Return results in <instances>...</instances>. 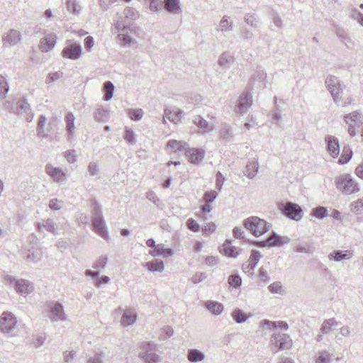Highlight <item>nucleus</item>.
Segmentation results:
<instances>
[{
    "label": "nucleus",
    "instance_id": "1",
    "mask_svg": "<svg viewBox=\"0 0 363 363\" xmlns=\"http://www.w3.org/2000/svg\"><path fill=\"white\" fill-rule=\"evenodd\" d=\"M18 328V318L10 311H4L0 315V333L3 335L14 337Z\"/></svg>",
    "mask_w": 363,
    "mask_h": 363
},
{
    "label": "nucleus",
    "instance_id": "2",
    "mask_svg": "<svg viewBox=\"0 0 363 363\" xmlns=\"http://www.w3.org/2000/svg\"><path fill=\"white\" fill-rule=\"evenodd\" d=\"M4 284L6 286L13 287L18 294L24 297L33 293L35 289L33 283L29 280L16 279L10 275L4 277Z\"/></svg>",
    "mask_w": 363,
    "mask_h": 363
},
{
    "label": "nucleus",
    "instance_id": "3",
    "mask_svg": "<svg viewBox=\"0 0 363 363\" xmlns=\"http://www.w3.org/2000/svg\"><path fill=\"white\" fill-rule=\"evenodd\" d=\"M245 228L256 237L261 236L269 230L270 224L264 219L251 216L243 220Z\"/></svg>",
    "mask_w": 363,
    "mask_h": 363
},
{
    "label": "nucleus",
    "instance_id": "4",
    "mask_svg": "<svg viewBox=\"0 0 363 363\" xmlns=\"http://www.w3.org/2000/svg\"><path fill=\"white\" fill-rule=\"evenodd\" d=\"M336 188L347 195L359 191L358 183L349 174H342L336 178Z\"/></svg>",
    "mask_w": 363,
    "mask_h": 363
},
{
    "label": "nucleus",
    "instance_id": "5",
    "mask_svg": "<svg viewBox=\"0 0 363 363\" xmlns=\"http://www.w3.org/2000/svg\"><path fill=\"white\" fill-rule=\"evenodd\" d=\"M271 351L273 354L277 353L279 350H289L292 347V340L286 334L274 333L270 339Z\"/></svg>",
    "mask_w": 363,
    "mask_h": 363
},
{
    "label": "nucleus",
    "instance_id": "6",
    "mask_svg": "<svg viewBox=\"0 0 363 363\" xmlns=\"http://www.w3.org/2000/svg\"><path fill=\"white\" fill-rule=\"evenodd\" d=\"M345 121L348 125V132L352 138L356 135V130L361 132L363 140V114L354 111L345 116Z\"/></svg>",
    "mask_w": 363,
    "mask_h": 363
},
{
    "label": "nucleus",
    "instance_id": "7",
    "mask_svg": "<svg viewBox=\"0 0 363 363\" xmlns=\"http://www.w3.org/2000/svg\"><path fill=\"white\" fill-rule=\"evenodd\" d=\"M139 357L145 363H157L161 362L160 357L155 353L156 345L150 342H144L141 345Z\"/></svg>",
    "mask_w": 363,
    "mask_h": 363
},
{
    "label": "nucleus",
    "instance_id": "8",
    "mask_svg": "<svg viewBox=\"0 0 363 363\" xmlns=\"http://www.w3.org/2000/svg\"><path fill=\"white\" fill-rule=\"evenodd\" d=\"M45 171L54 182L59 184H65L69 177L67 169L55 167L52 164H47L45 167Z\"/></svg>",
    "mask_w": 363,
    "mask_h": 363
},
{
    "label": "nucleus",
    "instance_id": "9",
    "mask_svg": "<svg viewBox=\"0 0 363 363\" xmlns=\"http://www.w3.org/2000/svg\"><path fill=\"white\" fill-rule=\"evenodd\" d=\"M279 209L288 218L299 220L302 218V209L296 203L287 202L286 203H281Z\"/></svg>",
    "mask_w": 363,
    "mask_h": 363
},
{
    "label": "nucleus",
    "instance_id": "10",
    "mask_svg": "<svg viewBox=\"0 0 363 363\" xmlns=\"http://www.w3.org/2000/svg\"><path fill=\"white\" fill-rule=\"evenodd\" d=\"M325 84L330 91L333 99L336 104H339L342 100L341 85L340 80L335 76H329L326 78Z\"/></svg>",
    "mask_w": 363,
    "mask_h": 363
},
{
    "label": "nucleus",
    "instance_id": "11",
    "mask_svg": "<svg viewBox=\"0 0 363 363\" xmlns=\"http://www.w3.org/2000/svg\"><path fill=\"white\" fill-rule=\"evenodd\" d=\"M95 211H96V212L94 213V217L93 221H92L93 226L95 229V231L101 238L108 240V230H107V228L106 226V223L101 217L100 209H99L98 208H96Z\"/></svg>",
    "mask_w": 363,
    "mask_h": 363
},
{
    "label": "nucleus",
    "instance_id": "12",
    "mask_svg": "<svg viewBox=\"0 0 363 363\" xmlns=\"http://www.w3.org/2000/svg\"><path fill=\"white\" fill-rule=\"evenodd\" d=\"M13 112L18 116H23L28 122L32 121L34 117L30 104L24 99L18 101L16 108L13 110Z\"/></svg>",
    "mask_w": 363,
    "mask_h": 363
},
{
    "label": "nucleus",
    "instance_id": "13",
    "mask_svg": "<svg viewBox=\"0 0 363 363\" xmlns=\"http://www.w3.org/2000/svg\"><path fill=\"white\" fill-rule=\"evenodd\" d=\"M50 311L51 313L50 319L52 322L65 321L67 320V315L62 303L59 302L53 303L50 307Z\"/></svg>",
    "mask_w": 363,
    "mask_h": 363
},
{
    "label": "nucleus",
    "instance_id": "14",
    "mask_svg": "<svg viewBox=\"0 0 363 363\" xmlns=\"http://www.w3.org/2000/svg\"><path fill=\"white\" fill-rule=\"evenodd\" d=\"M21 40V33L16 29H11L2 37L3 45L5 47L14 46Z\"/></svg>",
    "mask_w": 363,
    "mask_h": 363
},
{
    "label": "nucleus",
    "instance_id": "15",
    "mask_svg": "<svg viewBox=\"0 0 363 363\" xmlns=\"http://www.w3.org/2000/svg\"><path fill=\"white\" fill-rule=\"evenodd\" d=\"M62 55L65 58L77 60L82 55V46L79 43L67 45L62 51Z\"/></svg>",
    "mask_w": 363,
    "mask_h": 363
},
{
    "label": "nucleus",
    "instance_id": "16",
    "mask_svg": "<svg viewBox=\"0 0 363 363\" xmlns=\"http://www.w3.org/2000/svg\"><path fill=\"white\" fill-rule=\"evenodd\" d=\"M252 105V96L249 92L242 93L239 98L235 111L240 113H246Z\"/></svg>",
    "mask_w": 363,
    "mask_h": 363
},
{
    "label": "nucleus",
    "instance_id": "17",
    "mask_svg": "<svg viewBox=\"0 0 363 363\" xmlns=\"http://www.w3.org/2000/svg\"><path fill=\"white\" fill-rule=\"evenodd\" d=\"M205 151L202 149L189 148L185 151V156L194 164H199L205 157Z\"/></svg>",
    "mask_w": 363,
    "mask_h": 363
},
{
    "label": "nucleus",
    "instance_id": "18",
    "mask_svg": "<svg viewBox=\"0 0 363 363\" xmlns=\"http://www.w3.org/2000/svg\"><path fill=\"white\" fill-rule=\"evenodd\" d=\"M327 151L333 158H337L340 155V144L338 139L334 135H328L325 138Z\"/></svg>",
    "mask_w": 363,
    "mask_h": 363
},
{
    "label": "nucleus",
    "instance_id": "19",
    "mask_svg": "<svg viewBox=\"0 0 363 363\" xmlns=\"http://www.w3.org/2000/svg\"><path fill=\"white\" fill-rule=\"evenodd\" d=\"M235 25L232 18L228 15H224L219 21L216 30L222 33H229L234 30Z\"/></svg>",
    "mask_w": 363,
    "mask_h": 363
},
{
    "label": "nucleus",
    "instance_id": "20",
    "mask_svg": "<svg viewBox=\"0 0 363 363\" xmlns=\"http://www.w3.org/2000/svg\"><path fill=\"white\" fill-rule=\"evenodd\" d=\"M56 41V35L52 33H48L41 38L39 48L42 52H47L55 46Z\"/></svg>",
    "mask_w": 363,
    "mask_h": 363
},
{
    "label": "nucleus",
    "instance_id": "21",
    "mask_svg": "<svg viewBox=\"0 0 363 363\" xmlns=\"http://www.w3.org/2000/svg\"><path fill=\"white\" fill-rule=\"evenodd\" d=\"M38 230L40 233L45 231L49 232L53 235H57V226L56 223L52 218H47L38 223Z\"/></svg>",
    "mask_w": 363,
    "mask_h": 363
},
{
    "label": "nucleus",
    "instance_id": "22",
    "mask_svg": "<svg viewBox=\"0 0 363 363\" xmlns=\"http://www.w3.org/2000/svg\"><path fill=\"white\" fill-rule=\"evenodd\" d=\"M117 311H123L121 323L123 327H128L135 323L137 314L134 309L129 308L123 310L121 308H118Z\"/></svg>",
    "mask_w": 363,
    "mask_h": 363
},
{
    "label": "nucleus",
    "instance_id": "23",
    "mask_svg": "<svg viewBox=\"0 0 363 363\" xmlns=\"http://www.w3.org/2000/svg\"><path fill=\"white\" fill-rule=\"evenodd\" d=\"M354 253L352 250H333L328 255L330 261L342 262L350 259Z\"/></svg>",
    "mask_w": 363,
    "mask_h": 363
},
{
    "label": "nucleus",
    "instance_id": "24",
    "mask_svg": "<svg viewBox=\"0 0 363 363\" xmlns=\"http://www.w3.org/2000/svg\"><path fill=\"white\" fill-rule=\"evenodd\" d=\"M184 116V111L180 109L171 110L169 108L164 109L163 116V122L166 123V119H168L171 122L177 124L181 121L182 118Z\"/></svg>",
    "mask_w": 363,
    "mask_h": 363
},
{
    "label": "nucleus",
    "instance_id": "25",
    "mask_svg": "<svg viewBox=\"0 0 363 363\" xmlns=\"http://www.w3.org/2000/svg\"><path fill=\"white\" fill-rule=\"evenodd\" d=\"M234 61L235 57L233 55L228 51H225L222 52L219 56L218 64L220 67L227 69L231 67Z\"/></svg>",
    "mask_w": 363,
    "mask_h": 363
},
{
    "label": "nucleus",
    "instance_id": "26",
    "mask_svg": "<svg viewBox=\"0 0 363 363\" xmlns=\"http://www.w3.org/2000/svg\"><path fill=\"white\" fill-rule=\"evenodd\" d=\"M267 79V73L264 69H258L253 74L251 83L252 85H257L259 88H264L265 86V82Z\"/></svg>",
    "mask_w": 363,
    "mask_h": 363
},
{
    "label": "nucleus",
    "instance_id": "27",
    "mask_svg": "<svg viewBox=\"0 0 363 363\" xmlns=\"http://www.w3.org/2000/svg\"><path fill=\"white\" fill-rule=\"evenodd\" d=\"M220 252H223L227 257L236 258L240 254L241 249L232 246L231 241L227 240L223 244Z\"/></svg>",
    "mask_w": 363,
    "mask_h": 363
},
{
    "label": "nucleus",
    "instance_id": "28",
    "mask_svg": "<svg viewBox=\"0 0 363 363\" xmlns=\"http://www.w3.org/2000/svg\"><path fill=\"white\" fill-rule=\"evenodd\" d=\"M43 252L40 248L32 247L27 250L24 258L28 263H36L42 257Z\"/></svg>",
    "mask_w": 363,
    "mask_h": 363
},
{
    "label": "nucleus",
    "instance_id": "29",
    "mask_svg": "<svg viewBox=\"0 0 363 363\" xmlns=\"http://www.w3.org/2000/svg\"><path fill=\"white\" fill-rule=\"evenodd\" d=\"M186 358L191 363H199L205 360L206 355L198 349H189L187 351Z\"/></svg>",
    "mask_w": 363,
    "mask_h": 363
},
{
    "label": "nucleus",
    "instance_id": "30",
    "mask_svg": "<svg viewBox=\"0 0 363 363\" xmlns=\"http://www.w3.org/2000/svg\"><path fill=\"white\" fill-rule=\"evenodd\" d=\"M74 121H75V117L72 113L69 112L66 114V116H65L66 131L68 134L67 140L69 141H71L72 140L74 134L75 133Z\"/></svg>",
    "mask_w": 363,
    "mask_h": 363
},
{
    "label": "nucleus",
    "instance_id": "31",
    "mask_svg": "<svg viewBox=\"0 0 363 363\" xmlns=\"http://www.w3.org/2000/svg\"><path fill=\"white\" fill-rule=\"evenodd\" d=\"M289 242V239L286 237H281L272 233L267 239L268 246L269 247H279Z\"/></svg>",
    "mask_w": 363,
    "mask_h": 363
},
{
    "label": "nucleus",
    "instance_id": "32",
    "mask_svg": "<svg viewBox=\"0 0 363 363\" xmlns=\"http://www.w3.org/2000/svg\"><path fill=\"white\" fill-rule=\"evenodd\" d=\"M314 363H332L333 354L327 350L319 351L314 357Z\"/></svg>",
    "mask_w": 363,
    "mask_h": 363
},
{
    "label": "nucleus",
    "instance_id": "33",
    "mask_svg": "<svg viewBox=\"0 0 363 363\" xmlns=\"http://www.w3.org/2000/svg\"><path fill=\"white\" fill-rule=\"evenodd\" d=\"M164 8L167 11L173 14L182 12L179 0H164Z\"/></svg>",
    "mask_w": 363,
    "mask_h": 363
},
{
    "label": "nucleus",
    "instance_id": "34",
    "mask_svg": "<svg viewBox=\"0 0 363 363\" xmlns=\"http://www.w3.org/2000/svg\"><path fill=\"white\" fill-rule=\"evenodd\" d=\"M206 308L213 315H219L224 310V306L222 303L215 301H207L205 303Z\"/></svg>",
    "mask_w": 363,
    "mask_h": 363
},
{
    "label": "nucleus",
    "instance_id": "35",
    "mask_svg": "<svg viewBox=\"0 0 363 363\" xmlns=\"http://www.w3.org/2000/svg\"><path fill=\"white\" fill-rule=\"evenodd\" d=\"M259 169V163L257 161L252 160L249 162L248 164L245 167V170L244 172L245 175L249 179H254Z\"/></svg>",
    "mask_w": 363,
    "mask_h": 363
},
{
    "label": "nucleus",
    "instance_id": "36",
    "mask_svg": "<svg viewBox=\"0 0 363 363\" xmlns=\"http://www.w3.org/2000/svg\"><path fill=\"white\" fill-rule=\"evenodd\" d=\"M193 123L197 127L202 129L204 132H211L214 129V125L208 123L205 119L200 116H196L194 118Z\"/></svg>",
    "mask_w": 363,
    "mask_h": 363
},
{
    "label": "nucleus",
    "instance_id": "37",
    "mask_svg": "<svg viewBox=\"0 0 363 363\" xmlns=\"http://www.w3.org/2000/svg\"><path fill=\"white\" fill-rule=\"evenodd\" d=\"M187 143L182 140H169L167 144V148L174 152H181L183 150H186Z\"/></svg>",
    "mask_w": 363,
    "mask_h": 363
},
{
    "label": "nucleus",
    "instance_id": "38",
    "mask_svg": "<svg viewBox=\"0 0 363 363\" xmlns=\"http://www.w3.org/2000/svg\"><path fill=\"white\" fill-rule=\"evenodd\" d=\"M144 267H146L151 272H162L164 271V269L163 262L157 259L146 262L144 264Z\"/></svg>",
    "mask_w": 363,
    "mask_h": 363
},
{
    "label": "nucleus",
    "instance_id": "39",
    "mask_svg": "<svg viewBox=\"0 0 363 363\" xmlns=\"http://www.w3.org/2000/svg\"><path fill=\"white\" fill-rule=\"evenodd\" d=\"M244 21L254 28H259L261 24L259 16L255 13H246L244 16Z\"/></svg>",
    "mask_w": 363,
    "mask_h": 363
},
{
    "label": "nucleus",
    "instance_id": "40",
    "mask_svg": "<svg viewBox=\"0 0 363 363\" xmlns=\"http://www.w3.org/2000/svg\"><path fill=\"white\" fill-rule=\"evenodd\" d=\"M261 258V254L257 250H252L251 252V255L248 260V264L245 267V265L242 266L243 269H245L246 268L254 270L255 267L257 266V263L259 261V259Z\"/></svg>",
    "mask_w": 363,
    "mask_h": 363
},
{
    "label": "nucleus",
    "instance_id": "41",
    "mask_svg": "<svg viewBox=\"0 0 363 363\" xmlns=\"http://www.w3.org/2000/svg\"><path fill=\"white\" fill-rule=\"evenodd\" d=\"M337 325L338 323L335 318L325 320L322 323L320 332L322 334H328L333 330V328L337 327Z\"/></svg>",
    "mask_w": 363,
    "mask_h": 363
},
{
    "label": "nucleus",
    "instance_id": "42",
    "mask_svg": "<svg viewBox=\"0 0 363 363\" xmlns=\"http://www.w3.org/2000/svg\"><path fill=\"white\" fill-rule=\"evenodd\" d=\"M352 157V150L349 145H345L342 148V154L338 160V164H347Z\"/></svg>",
    "mask_w": 363,
    "mask_h": 363
},
{
    "label": "nucleus",
    "instance_id": "43",
    "mask_svg": "<svg viewBox=\"0 0 363 363\" xmlns=\"http://www.w3.org/2000/svg\"><path fill=\"white\" fill-rule=\"evenodd\" d=\"M114 89H115V86L111 82L107 81V82H104V84L103 85V91L104 92V101H108L111 99V98L113 97Z\"/></svg>",
    "mask_w": 363,
    "mask_h": 363
},
{
    "label": "nucleus",
    "instance_id": "44",
    "mask_svg": "<svg viewBox=\"0 0 363 363\" xmlns=\"http://www.w3.org/2000/svg\"><path fill=\"white\" fill-rule=\"evenodd\" d=\"M268 290L272 294L284 295L286 291L280 281H274L268 286Z\"/></svg>",
    "mask_w": 363,
    "mask_h": 363
},
{
    "label": "nucleus",
    "instance_id": "45",
    "mask_svg": "<svg viewBox=\"0 0 363 363\" xmlns=\"http://www.w3.org/2000/svg\"><path fill=\"white\" fill-rule=\"evenodd\" d=\"M9 91V85L5 77L0 74V99L3 100L6 97Z\"/></svg>",
    "mask_w": 363,
    "mask_h": 363
},
{
    "label": "nucleus",
    "instance_id": "46",
    "mask_svg": "<svg viewBox=\"0 0 363 363\" xmlns=\"http://www.w3.org/2000/svg\"><path fill=\"white\" fill-rule=\"evenodd\" d=\"M67 8L73 14H79L82 11V6L77 0H66Z\"/></svg>",
    "mask_w": 363,
    "mask_h": 363
},
{
    "label": "nucleus",
    "instance_id": "47",
    "mask_svg": "<svg viewBox=\"0 0 363 363\" xmlns=\"http://www.w3.org/2000/svg\"><path fill=\"white\" fill-rule=\"evenodd\" d=\"M123 138L130 145L136 144V135L132 129L128 127L125 128Z\"/></svg>",
    "mask_w": 363,
    "mask_h": 363
},
{
    "label": "nucleus",
    "instance_id": "48",
    "mask_svg": "<svg viewBox=\"0 0 363 363\" xmlns=\"http://www.w3.org/2000/svg\"><path fill=\"white\" fill-rule=\"evenodd\" d=\"M117 38L120 44L125 46L133 45L137 43L135 39L133 38L128 34L118 33Z\"/></svg>",
    "mask_w": 363,
    "mask_h": 363
},
{
    "label": "nucleus",
    "instance_id": "49",
    "mask_svg": "<svg viewBox=\"0 0 363 363\" xmlns=\"http://www.w3.org/2000/svg\"><path fill=\"white\" fill-rule=\"evenodd\" d=\"M88 172L91 177H94L96 179L100 178V168L99 164L96 162H91L88 165Z\"/></svg>",
    "mask_w": 363,
    "mask_h": 363
},
{
    "label": "nucleus",
    "instance_id": "50",
    "mask_svg": "<svg viewBox=\"0 0 363 363\" xmlns=\"http://www.w3.org/2000/svg\"><path fill=\"white\" fill-rule=\"evenodd\" d=\"M232 317L237 323H245L248 317L240 308L235 309L232 313Z\"/></svg>",
    "mask_w": 363,
    "mask_h": 363
},
{
    "label": "nucleus",
    "instance_id": "51",
    "mask_svg": "<svg viewBox=\"0 0 363 363\" xmlns=\"http://www.w3.org/2000/svg\"><path fill=\"white\" fill-rule=\"evenodd\" d=\"M108 263V257L106 255H101L98 257L93 263L92 267L96 270H101L106 267Z\"/></svg>",
    "mask_w": 363,
    "mask_h": 363
},
{
    "label": "nucleus",
    "instance_id": "52",
    "mask_svg": "<svg viewBox=\"0 0 363 363\" xmlns=\"http://www.w3.org/2000/svg\"><path fill=\"white\" fill-rule=\"evenodd\" d=\"M47 118L45 116L41 115L39 117L38 123V127H37V135L39 138H43L45 137V125L46 124Z\"/></svg>",
    "mask_w": 363,
    "mask_h": 363
},
{
    "label": "nucleus",
    "instance_id": "53",
    "mask_svg": "<svg viewBox=\"0 0 363 363\" xmlns=\"http://www.w3.org/2000/svg\"><path fill=\"white\" fill-rule=\"evenodd\" d=\"M350 207L352 212L361 213L363 211V197L352 202Z\"/></svg>",
    "mask_w": 363,
    "mask_h": 363
},
{
    "label": "nucleus",
    "instance_id": "54",
    "mask_svg": "<svg viewBox=\"0 0 363 363\" xmlns=\"http://www.w3.org/2000/svg\"><path fill=\"white\" fill-rule=\"evenodd\" d=\"M312 215L319 219H323L328 215V210L323 206H319L312 210Z\"/></svg>",
    "mask_w": 363,
    "mask_h": 363
},
{
    "label": "nucleus",
    "instance_id": "55",
    "mask_svg": "<svg viewBox=\"0 0 363 363\" xmlns=\"http://www.w3.org/2000/svg\"><path fill=\"white\" fill-rule=\"evenodd\" d=\"M157 250L159 252L160 256L163 257H171L173 255V251L170 248H165L164 244H157Z\"/></svg>",
    "mask_w": 363,
    "mask_h": 363
},
{
    "label": "nucleus",
    "instance_id": "56",
    "mask_svg": "<svg viewBox=\"0 0 363 363\" xmlns=\"http://www.w3.org/2000/svg\"><path fill=\"white\" fill-rule=\"evenodd\" d=\"M335 33L342 42H343L345 44H347V41L349 40V37L344 28L341 27H335Z\"/></svg>",
    "mask_w": 363,
    "mask_h": 363
},
{
    "label": "nucleus",
    "instance_id": "57",
    "mask_svg": "<svg viewBox=\"0 0 363 363\" xmlns=\"http://www.w3.org/2000/svg\"><path fill=\"white\" fill-rule=\"evenodd\" d=\"M45 342V337L39 335H33L31 340V345L35 348H39L44 345Z\"/></svg>",
    "mask_w": 363,
    "mask_h": 363
},
{
    "label": "nucleus",
    "instance_id": "58",
    "mask_svg": "<svg viewBox=\"0 0 363 363\" xmlns=\"http://www.w3.org/2000/svg\"><path fill=\"white\" fill-rule=\"evenodd\" d=\"M228 284L234 288L240 287L242 284V279L238 274H232L228 277Z\"/></svg>",
    "mask_w": 363,
    "mask_h": 363
},
{
    "label": "nucleus",
    "instance_id": "59",
    "mask_svg": "<svg viewBox=\"0 0 363 363\" xmlns=\"http://www.w3.org/2000/svg\"><path fill=\"white\" fill-rule=\"evenodd\" d=\"M63 77V72L61 71H57L55 72L50 73L46 77L45 82L47 84H50L56 82L59 79Z\"/></svg>",
    "mask_w": 363,
    "mask_h": 363
},
{
    "label": "nucleus",
    "instance_id": "60",
    "mask_svg": "<svg viewBox=\"0 0 363 363\" xmlns=\"http://www.w3.org/2000/svg\"><path fill=\"white\" fill-rule=\"evenodd\" d=\"M107 115V111L102 108H98L94 111V118L99 122L105 121L106 120Z\"/></svg>",
    "mask_w": 363,
    "mask_h": 363
},
{
    "label": "nucleus",
    "instance_id": "61",
    "mask_svg": "<svg viewBox=\"0 0 363 363\" xmlns=\"http://www.w3.org/2000/svg\"><path fill=\"white\" fill-rule=\"evenodd\" d=\"M63 206V201L57 199H52L49 201V208L52 211H60Z\"/></svg>",
    "mask_w": 363,
    "mask_h": 363
},
{
    "label": "nucleus",
    "instance_id": "62",
    "mask_svg": "<svg viewBox=\"0 0 363 363\" xmlns=\"http://www.w3.org/2000/svg\"><path fill=\"white\" fill-rule=\"evenodd\" d=\"M64 157L69 164H73L77 161V154L74 150H67L64 152Z\"/></svg>",
    "mask_w": 363,
    "mask_h": 363
},
{
    "label": "nucleus",
    "instance_id": "63",
    "mask_svg": "<svg viewBox=\"0 0 363 363\" xmlns=\"http://www.w3.org/2000/svg\"><path fill=\"white\" fill-rule=\"evenodd\" d=\"M129 116L132 120L139 121L143 116V111L142 109H130L128 111Z\"/></svg>",
    "mask_w": 363,
    "mask_h": 363
},
{
    "label": "nucleus",
    "instance_id": "64",
    "mask_svg": "<svg viewBox=\"0 0 363 363\" xmlns=\"http://www.w3.org/2000/svg\"><path fill=\"white\" fill-rule=\"evenodd\" d=\"M216 229V225L213 223H206L202 228V232L206 235H210Z\"/></svg>",
    "mask_w": 363,
    "mask_h": 363
}]
</instances>
